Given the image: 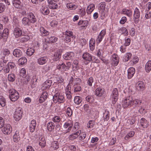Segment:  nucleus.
<instances>
[{
	"label": "nucleus",
	"mask_w": 151,
	"mask_h": 151,
	"mask_svg": "<svg viewBox=\"0 0 151 151\" xmlns=\"http://www.w3.org/2000/svg\"><path fill=\"white\" fill-rule=\"evenodd\" d=\"M9 97L12 101H15L19 98V94L18 92L14 89H10L9 91Z\"/></svg>",
	"instance_id": "obj_1"
},
{
	"label": "nucleus",
	"mask_w": 151,
	"mask_h": 151,
	"mask_svg": "<svg viewBox=\"0 0 151 151\" xmlns=\"http://www.w3.org/2000/svg\"><path fill=\"white\" fill-rule=\"evenodd\" d=\"M53 100L55 103H62L65 101V99L62 94L57 93L53 96Z\"/></svg>",
	"instance_id": "obj_2"
},
{
	"label": "nucleus",
	"mask_w": 151,
	"mask_h": 151,
	"mask_svg": "<svg viewBox=\"0 0 151 151\" xmlns=\"http://www.w3.org/2000/svg\"><path fill=\"white\" fill-rule=\"evenodd\" d=\"M22 112L20 108L16 109L14 116V119L16 121H19L21 118Z\"/></svg>",
	"instance_id": "obj_3"
},
{
	"label": "nucleus",
	"mask_w": 151,
	"mask_h": 151,
	"mask_svg": "<svg viewBox=\"0 0 151 151\" xmlns=\"http://www.w3.org/2000/svg\"><path fill=\"white\" fill-rule=\"evenodd\" d=\"M118 96V92L116 88H114L113 90L112 93L111 95V98L112 103L115 104L117 100Z\"/></svg>",
	"instance_id": "obj_4"
},
{
	"label": "nucleus",
	"mask_w": 151,
	"mask_h": 151,
	"mask_svg": "<svg viewBox=\"0 0 151 151\" xmlns=\"http://www.w3.org/2000/svg\"><path fill=\"white\" fill-rule=\"evenodd\" d=\"M132 97L129 96L127 98L122 101L123 107L124 108H125L132 105Z\"/></svg>",
	"instance_id": "obj_5"
},
{
	"label": "nucleus",
	"mask_w": 151,
	"mask_h": 151,
	"mask_svg": "<svg viewBox=\"0 0 151 151\" xmlns=\"http://www.w3.org/2000/svg\"><path fill=\"white\" fill-rule=\"evenodd\" d=\"M82 58L85 64H87L91 60L92 56L89 53L86 52L83 54Z\"/></svg>",
	"instance_id": "obj_6"
},
{
	"label": "nucleus",
	"mask_w": 151,
	"mask_h": 151,
	"mask_svg": "<svg viewBox=\"0 0 151 151\" xmlns=\"http://www.w3.org/2000/svg\"><path fill=\"white\" fill-rule=\"evenodd\" d=\"M133 15L134 23L137 24L139 22L140 16V11L137 7H136L134 9Z\"/></svg>",
	"instance_id": "obj_7"
},
{
	"label": "nucleus",
	"mask_w": 151,
	"mask_h": 151,
	"mask_svg": "<svg viewBox=\"0 0 151 151\" xmlns=\"http://www.w3.org/2000/svg\"><path fill=\"white\" fill-rule=\"evenodd\" d=\"M111 64L113 66H115L117 65L119 62V57L116 54H113L111 57Z\"/></svg>",
	"instance_id": "obj_8"
},
{
	"label": "nucleus",
	"mask_w": 151,
	"mask_h": 151,
	"mask_svg": "<svg viewBox=\"0 0 151 151\" xmlns=\"http://www.w3.org/2000/svg\"><path fill=\"white\" fill-rule=\"evenodd\" d=\"M52 81L51 80L46 81L42 85V90L44 91L48 89L51 85Z\"/></svg>",
	"instance_id": "obj_9"
},
{
	"label": "nucleus",
	"mask_w": 151,
	"mask_h": 151,
	"mask_svg": "<svg viewBox=\"0 0 151 151\" xmlns=\"http://www.w3.org/2000/svg\"><path fill=\"white\" fill-rule=\"evenodd\" d=\"M2 131L5 134H8L11 133L12 131V128L11 125L9 124L5 125Z\"/></svg>",
	"instance_id": "obj_10"
},
{
	"label": "nucleus",
	"mask_w": 151,
	"mask_h": 151,
	"mask_svg": "<svg viewBox=\"0 0 151 151\" xmlns=\"http://www.w3.org/2000/svg\"><path fill=\"white\" fill-rule=\"evenodd\" d=\"M9 33L8 29H4L3 31L0 32V39H3L4 41L6 40L8 37Z\"/></svg>",
	"instance_id": "obj_11"
},
{
	"label": "nucleus",
	"mask_w": 151,
	"mask_h": 151,
	"mask_svg": "<svg viewBox=\"0 0 151 151\" xmlns=\"http://www.w3.org/2000/svg\"><path fill=\"white\" fill-rule=\"evenodd\" d=\"M22 33V30L20 28L15 27L13 31V34L15 38H18L21 36Z\"/></svg>",
	"instance_id": "obj_12"
},
{
	"label": "nucleus",
	"mask_w": 151,
	"mask_h": 151,
	"mask_svg": "<svg viewBox=\"0 0 151 151\" xmlns=\"http://www.w3.org/2000/svg\"><path fill=\"white\" fill-rule=\"evenodd\" d=\"M27 17L30 24H34L37 21V19L35 17L32 13H29L27 16Z\"/></svg>",
	"instance_id": "obj_13"
},
{
	"label": "nucleus",
	"mask_w": 151,
	"mask_h": 151,
	"mask_svg": "<svg viewBox=\"0 0 151 151\" xmlns=\"http://www.w3.org/2000/svg\"><path fill=\"white\" fill-rule=\"evenodd\" d=\"M74 55L73 52H68L63 55V57L65 60H69L72 59L74 57Z\"/></svg>",
	"instance_id": "obj_14"
},
{
	"label": "nucleus",
	"mask_w": 151,
	"mask_h": 151,
	"mask_svg": "<svg viewBox=\"0 0 151 151\" xmlns=\"http://www.w3.org/2000/svg\"><path fill=\"white\" fill-rule=\"evenodd\" d=\"M36 124V122L35 120L33 119L31 121L29 125V130L31 132H33L35 131Z\"/></svg>",
	"instance_id": "obj_15"
},
{
	"label": "nucleus",
	"mask_w": 151,
	"mask_h": 151,
	"mask_svg": "<svg viewBox=\"0 0 151 151\" xmlns=\"http://www.w3.org/2000/svg\"><path fill=\"white\" fill-rule=\"evenodd\" d=\"M105 93V91L103 88L99 87L95 90V95L99 96H101Z\"/></svg>",
	"instance_id": "obj_16"
},
{
	"label": "nucleus",
	"mask_w": 151,
	"mask_h": 151,
	"mask_svg": "<svg viewBox=\"0 0 151 151\" xmlns=\"http://www.w3.org/2000/svg\"><path fill=\"white\" fill-rule=\"evenodd\" d=\"M106 33V31L105 29H103L101 32L96 40V42L98 43H100L102 41Z\"/></svg>",
	"instance_id": "obj_17"
},
{
	"label": "nucleus",
	"mask_w": 151,
	"mask_h": 151,
	"mask_svg": "<svg viewBox=\"0 0 151 151\" xmlns=\"http://www.w3.org/2000/svg\"><path fill=\"white\" fill-rule=\"evenodd\" d=\"M135 73V69L133 67H130L127 70V76L129 79L131 78Z\"/></svg>",
	"instance_id": "obj_18"
},
{
	"label": "nucleus",
	"mask_w": 151,
	"mask_h": 151,
	"mask_svg": "<svg viewBox=\"0 0 151 151\" xmlns=\"http://www.w3.org/2000/svg\"><path fill=\"white\" fill-rule=\"evenodd\" d=\"M66 6L68 9L70 10H76L78 7V5H75L72 3H67Z\"/></svg>",
	"instance_id": "obj_19"
},
{
	"label": "nucleus",
	"mask_w": 151,
	"mask_h": 151,
	"mask_svg": "<svg viewBox=\"0 0 151 151\" xmlns=\"http://www.w3.org/2000/svg\"><path fill=\"white\" fill-rule=\"evenodd\" d=\"M48 60L47 57H42L38 59L37 63L40 65H43L47 62Z\"/></svg>",
	"instance_id": "obj_20"
},
{
	"label": "nucleus",
	"mask_w": 151,
	"mask_h": 151,
	"mask_svg": "<svg viewBox=\"0 0 151 151\" xmlns=\"http://www.w3.org/2000/svg\"><path fill=\"white\" fill-rule=\"evenodd\" d=\"M47 2L48 4V6L50 9H55L58 7V4L53 2L51 0H47Z\"/></svg>",
	"instance_id": "obj_21"
},
{
	"label": "nucleus",
	"mask_w": 151,
	"mask_h": 151,
	"mask_svg": "<svg viewBox=\"0 0 151 151\" xmlns=\"http://www.w3.org/2000/svg\"><path fill=\"white\" fill-rule=\"evenodd\" d=\"M81 133V130H78L77 132L70 135L68 137L69 139L73 140L77 138Z\"/></svg>",
	"instance_id": "obj_22"
},
{
	"label": "nucleus",
	"mask_w": 151,
	"mask_h": 151,
	"mask_svg": "<svg viewBox=\"0 0 151 151\" xmlns=\"http://www.w3.org/2000/svg\"><path fill=\"white\" fill-rule=\"evenodd\" d=\"M95 9V5L93 4H89L87 7L86 12L88 14H90Z\"/></svg>",
	"instance_id": "obj_23"
},
{
	"label": "nucleus",
	"mask_w": 151,
	"mask_h": 151,
	"mask_svg": "<svg viewBox=\"0 0 151 151\" xmlns=\"http://www.w3.org/2000/svg\"><path fill=\"white\" fill-rule=\"evenodd\" d=\"M47 93L46 92H43L39 100V102L40 103L43 102L47 99Z\"/></svg>",
	"instance_id": "obj_24"
},
{
	"label": "nucleus",
	"mask_w": 151,
	"mask_h": 151,
	"mask_svg": "<svg viewBox=\"0 0 151 151\" xmlns=\"http://www.w3.org/2000/svg\"><path fill=\"white\" fill-rule=\"evenodd\" d=\"M73 126V123L71 121H68L65 122L63 125V127L65 129H67L68 132L70 130Z\"/></svg>",
	"instance_id": "obj_25"
},
{
	"label": "nucleus",
	"mask_w": 151,
	"mask_h": 151,
	"mask_svg": "<svg viewBox=\"0 0 151 151\" xmlns=\"http://www.w3.org/2000/svg\"><path fill=\"white\" fill-rule=\"evenodd\" d=\"M27 62V58L24 57L20 58L18 60V65L19 66L24 65L26 64Z\"/></svg>",
	"instance_id": "obj_26"
},
{
	"label": "nucleus",
	"mask_w": 151,
	"mask_h": 151,
	"mask_svg": "<svg viewBox=\"0 0 151 151\" xmlns=\"http://www.w3.org/2000/svg\"><path fill=\"white\" fill-rule=\"evenodd\" d=\"M141 101L138 99H132V106L135 107H138L141 103Z\"/></svg>",
	"instance_id": "obj_27"
},
{
	"label": "nucleus",
	"mask_w": 151,
	"mask_h": 151,
	"mask_svg": "<svg viewBox=\"0 0 151 151\" xmlns=\"http://www.w3.org/2000/svg\"><path fill=\"white\" fill-rule=\"evenodd\" d=\"M140 125L144 128H146L148 125V122L144 118H142L140 121Z\"/></svg>",
	"instance_id": "obj_28"
},
{
	"label": "nucleus",
	"mask_w": 151,
	"mask_h": 151,
	"mask_svg": "<svg viewBox=\"0 0 151 151\" xmlns=\"http://www.w3.org/2000/svg\"><path fill=\"white\" fill-rule=\"evenodd\" d=\"M121 13L126 14L129 17H131L132 15V12L130 10L126 9H123L122 10Z\"/></svg>",
	"instance_id": "obj_29"
},
{
	"label": "nucleus",
	"mask_w": 151,
	"mask_h": 151,
	"mask_svg": "<svg viewBox=\"0 0 151 151\" xmlns=\"http://www.w3.org/2000/svg\"><path fill=\"white\" fill-rule=\"evenodd\" d=\"M57 68L61 71H65L67 70V68L64 63L60 64L57 67Z\"/></svg>",
	"instance_id": "obj_30"
},
{
	"label": "nucleus",
	"mask_w": 151,
	"mask_h": 151,
	"mask_svg": "<svg viewBox=\"0 0 151 151\" xmlns=\"http://www.w3.org/2000/svg\"><path fill=\"white\" fill-rule=\"evenodd\" d=\"M13 54L14 56L16 57H19L21 56L22 52L19 49H16L13 51Z\"/></svg>",
	"instance_id": "obj_31"
},
{
	"label": "nucleus",
	"mask_w": 151,
	"mask_h": 151,
	"mask_svg": "<svg viewBox=\"0 0 151 151\" xmlns=\"http://www.w3.org/2000/svg\"><path fill=\"white\" fill-rule=\"evenodd\" d=\"M145 85L144 83L142 81H139L138 83L137 86V89L139 91H142L144 90Z\"/></svg>",
	"instance_id": "obj_32"
},
{
	"label": "nucleus",
	"mask_w": 151,
	"mask_h": 151,
	"mask_svg": "<svg viewBox=\"0 0 151 151\" xmlns=\"http://www.w3.org/2000/svg\"><path fill=\"white\" fill-rule=\"evenodd\" d=\"M20 138L18 131H16L13 136V141L15 142H17Z\"/></svg>",
	"instance_id": "obj_33"
},
{
	"label": "nucleus",
	"mask_w": 151,
	"mask_h": 151,
	"mask_svg": "<svg viewBox=\"0 0 151 151\" xmlns=\"http://www.w3.org/2000/svg\"><path fill=\"white\" fill-rule=\"evenodd\" d=\"M145 69L147 72H149L151 70V60L148 61L146 63Z\"/></svg>",
	"instance_id": "obj_34"
},
{
	"label": "nucleus",
	"mask_w": 151,
	"mask_h": 151,
	"mask_svg": "<svg viewBox=\"0 0 151 151\" xmlns=\"http://www.w3.org/2000/svg\"><path fill=\"white\" fill-rule=\"evenodd\" d=\"M12 2L15 8L19 9L21 8L22 5L20 1L19 0H14Z\"/></svg>",
	"instance_id": "obj_35"
},
{
	"label": "nucleus",
	"mask_w": 151,
	"mask_h": 151,
	"mask_svg": "<svg viewBox=\"0 0 151 151\" xmlns=\"http://www.w3.org/2000/svg\"><path fill=\"white\" fill-rule=\"evenodd\" d=\"M22 23L24 26H29L30 24L29 19L27 17H24L22 19Z\"/></svg>",
	"instance_id": "obj_36"
},
{
	"label": "nucleus",
	"mask_w": 151,
	"mask_h": 151,
	"mask_svg": "<svg viewBox=\"0 0 151 151\" xmlns=\"http://www.w3.org/2000/svg\"><path fill=\"white\" fill-rule=\"evenodd\" d=\"M55 125L52 122H49L47 124V128L48 130L51 132L54 128Z\"/></svg>",
	"instance_id": "obj_37"
},
{
	"label": "nucleus",
	"mask_w": 151,
	"mask_h": 151,
	"mask_svg": "<svg viewBox=\"0 0 151 151\" xmlns=\"http://www.w3.org/2000/svg\"><path fill=\"white\" fill-rule=\"evenodd\" d=\"M10 54V51L6 49L3 50L1 52V55L2 57L4 58H5L6 56Z\"/></svg>",
	"instance_id": "obj_38"
},
{
	"label": "nucleus",
	"mask_w": 151,
	"mask_h": 151,
	"mask_svg": "<svg viewBox=\"0 0 151 151\" xmlns=\"http://www.w3.org/2000/svg\"><path fill=\"white\" fill-rule=\"evenodd\" d=\"M51 147L54 150H56L59 147V145L57 141H54L52 142L51 144Z\"/></svg>",
	"instance_id": "obj_39"
},
{
	"label": "nucleus",
	"mask_w": 151,
	"mask_h": 151,
	"mask_svg": "<svg viewBox=\"0 0 151 151\" xmlns=\"http://www.w3.org/2000/svg\"><path fill=\"white\" fill-rule=\"evenodd\" d=\"M61 54L59 50H57L54 55V58L53 60H54L56 61L58 59L60 58Z\"/></svg>",
	"instance_id": "obj_40"
},
{
	"label": "nucleus",
	"mask_w": 151,
	"mask_h": 151,
	"mask_svg": "<svg viewBox=\"0 0 151 151\" xmlns=\"http://www.w3.org/2000/svg\"><path fill=\"white\" fill-rule=\"evenodd\" d=\"M41 12L42 14L44 15H47L49 13V10L48 8L46 6H42L41 8Z\"/></svg>",
	"instance_id": "obj_41"
},
{
	"label": "nucleus",
	"mask_w": 151,
	"mask_h": 151,
	"mask_svg": "<svg viewBox=\"0 0 151 151\" xmlns=\"http://www.w3.org/2000/svg\"><path fill=\"white\" fill-rule=\"evenodd\" d=\"M40 31L42 35V36H47L49 34L48 32L43 27H40Z\"/></svg>",
	"instance_id": "obj_42"
},
{
	"label": "nucleus",
	"mask_w": 151,
	"mask_h": 151,
	"mask_svg": "<svg viewBox=\"0 0 151 151\" xmlns=\"http://www.w3.org/2000/svg\"><path fill=\"white\" fill-rule=\"evenodd\" d=\"M132 55L130 52L127 53L124 56L123 60L124 62H127L131 58Z\"/></svg>",
	"instance_id": "obj_43"
},
{
	"label": "nucleus",
	"mask_w": 151,
	"mask_h": 151,
	"mask_svg": "<svg viewBox=\"0 0 151 151\" xmlns=\"http://www.w3.org/2000/svg\"><path fill=\"white\" fill-rule=\"evenodd\" d=\"M104 121H107L109 118V111H105L104 113Z\"/></svg>",
	"instance_id": "obj_44"
},
{
	"label": "nucleus",
	"mask_w": 151,
	"mask_h": 151,
	"mask_svg": "<svg viewBox=\"0 0 151 151\" xmlns=\"http://www.w3.org/2000/svg\"><path fill=\"white\" fill-rule=\"evenodd\" d=\"M89 45L90 49L91 50L94 49L95 47V40L94 39L91 38L89 42Z\"/></svg>",
	"instance_id": "obj_45"
},
{
	"label": "nucleus",
	"mask_w": 151,
	"mask_h": 151,
	"mask_svg": "<svg viewBox=\"0 0 151 151\" xmlns=\"http://www.w3.org/2000/svg\"><path fill=\"white\" fill-rule=\"evenodd\" d=\"M135 134L134 132L133 131H131L125 136L124 139L126 140H127L130 138L134 136Z\"/></svg>",
	"instance_id": "obj_46"
},
{
	"label": "nucleus",
	"mask_w": 151,
	"mask_h": 151,
	"mask_svg": "<svg viewBox=\"0 0 151 151\" xmlns=\"http://www.w3.org/2000/svg\"><path fill=\"white\" fill-rule=\"evenodd\" d=\"M65 93L67 98L68 99H70L71 98V93L70 91L69 90V87L67 86L65 89Z\"/></svg>",
	"instance_id": "obj_47"
},
{
	"label": "nucleus",
	"mask_w": 151,
	"mask_h": 151,
	"mask_svg": "<svg viewBox=\"0 0 151 151\" xmlns=\"http://www.w3.org/2000/svg\"><path fill=\"white\" fill-rule=\"evenodd\" d=\"M39 145L42 147H44L46 145V141L44 137L42 138L39 141Z\"/></svg>",
	"instance_id": "obj_48"
},
{
	"label": "nucleus",
	"mask_w": 151,
	"mask_h": 151,
	"mask_svg": "<svg viewBox=\"0 0 151 151\" xmlns=\"http://www.w3.org/2000/svg\"><path fill=\"white\" fill-rule=\"evenodd\" d=\"M105 4L104 2L101 3L99 5V9L101 10L102 12L104 11L105 9Z\"/></svg>",
	"instance_id": "obj_49"
},
{
	"label": "nucleus",
	"mask_w": 151,
	"mask_h": 151,
	"mask_svg": "<svg viewBox=\"0 0 151 151\" xmlns=\"http://www.w3.org/2000/svg\"><path fill=\"white\" fill-rule=\"evenodd\" d=\"M0 105L3 107L4 106L6 105L5 99L1 96H0Z\"/></svg>",
	"instance_id": "obj_50"
},
{
	"label": "nucleus",
	"mask_w": 151,
	"mask_h": 151,
	"mask_svg": "<svg viewBox=\"0 0 151 151\" xmlns=\"http://www.w3.org/2000/svg\"><path fill=\"white\" fill-rule=\"evenodd\" d=\"M75 104H79L81 102V98L79 96H76L75 97L74 100Z\"/></svg>",
	"instance_id": "obj_51"
},
{
	"label": "nucleus",
	"mask_w": 151,
	"mask_h": 151,
	"mask_svg": "<svg viewBox=\"0 0 151 151\" xmlns=\"http://www.w3.org/2000/svg\"><path fill=\"white\" fill-rule=\"evenodd\" d=\"M34 52V50L32 48H28L26 54L29 56L32 55Z\"/></svg>",
	"instance_id": "obj_52"
},
{
	"label": "nucleus",
	"mask_w": 151,
	"mask_h": 151,
	"mask_svg": "<svg viewBox=\"0 0 151 151\" xmlns=\"http://www.w3.org/2000/svg\"><path fill=\"white\" fill-rule=\"evenodd\" d=\"M48 41L49 43H54L57 40V38L53 36L48 38Z\"/></svg>",
	"instance_id": "obj_53"
},
{
	"label": "nucleus",
	"mask_w": 151,
	"mask_h": 151,
	"mask_svg": "<svg viewBox=\"0 0 151 151\" xmlns=\"http://www.w3.org/2000/svg\"><path fill=\"white\" fill-rule=\"evenodd\" d=\"M61 120V118L58 116H55L52 119V120L55 123H58Z\"/></svg>",
	"instance_id": "obj_54"
},
{
	"label": "nucleus",
	"mask_w": 151,
	"mask_h": 151,
	"mask_svg": "<svg viewBox=\"0 0 151 151\" xmlns=\"http://www.w3.org/2000/svg\"><path fill=\"white\" fill-rule=\"evenodd\" d=\"M120 31H121V33L123 34L125 36L128 35V33L127 29L124 27H122L121 28Z\"/></svg>",
	"instance_id": "obj_55"
},
{
	"label": "nucleus",
	"mask_w": 151,
	"mask_h": 151,
	"mask_svg": "<svg viewBox=\"0 0 151 151\" xmlns=\"http://www.w3.org/2000/svg\"><path fill=\"white\" fill-rule=\"evenodd\" d=\"M8 81L11 82H13L15 80V76L13 74H9L8 75Z\"/></svg>",
	"instance_id": "obj_56"
},
{
	"label": "nucleus",
	"mask_w": 151,
	"mask_h": 151,
	"mask_svg": "<svg viewBox=\"0 0 151 151\" xmlns=\"http://www.w3.org/2000/svg\"><path fill=\"white\" fill-rule=\"evenodd\" d=\"M79 139L81 140H82L85 139L86 137V134L85 132H81V133L79 134Z\"/></svg>",
	"instance_id": "obj_57"
},
{
	"label": "nucleus",
	"mask_w": 151,
	"mask_h": 151,
	"mask_svg": "<svg viewBox=\"0 0 151 151\" xmlns=\"http://www.w3.org/2000/svg\"><path fill=\"white\" fill-rule=\"evenodd\" d=\"M95 124V122L93 120H91L89 121L87 127L88 128H92Z\"/></svg>",
	"instance_id": "obj_58"
},
{
	"label": "nucleus",
	"mask_w": 151,
	"mask_h": 151,
	"mask_svg": "<svg viewBox=\"0 0 151 151\" xmlns=\"http://www.w3.org/2000/svg\"><path fill=\"white\" fill-rule=\"evenodd\" d=\"M78 61L77 60H74L73 61L72 64L73 67L77 69L78 67Z\"/></svg>",
	"instance_id": "obj_59"
},
{
	"label": "nucleus",
	"mask_w": 151,
	"mask_h": 151,
	"mask_svg": "<svg viewBox=\"0 0 151 151\" xmlns=\"http://www.w3.org/2000/svg\"><path fill=\"white\" fill-rule=\"evenodd\" d=\"M15 66V63L12 62H9L8 64L7 68H9L10 69H12Z\"/></svg>",
	"instance_id": "obj_60"
},
{
	"label": "nucleus",
	"mask_w": 151,
	"mask_h": 151,
	"mask_svg": "<svg viewBox=\"0 0 151 151\" xmlns=\"http://www.w3.org/2000/svg\"><path fill=\"white\" fill-rule=\"evenodd\" d=\"M78 24L80 25L81 24H82V27H85L86 26L88 25V22L87 21H82L79 22Z\"/></svg>",
	"instance_id": "obj_61"
},
{
	"label": "nucleus",
	"mask_w": 151,
	"mask_h": 151,
	"mask_svg": "<svg viewBox=\"0 0 151 151\" xmlns=\"http://www.w3.org/2000/svg\"><path fill=\"white\" fill-rule=\"evenodd\" d=\"M72 80V82H73V83L74 84H78L81 81V80L79 78H77L75 79H74V80H73V78H71V81Z\"/></svg>",
	"instance_id": "obj_62"
},
{
	"label": "nucleus",
	"mask_w": 151,
	"mask_h": 151,
	"mask_svg": "<svg viewBox=\"0 0 151 151\" xmlns=\"http://www.w3.org/2000/svg\"><path fill=\"white\" fill-rule=\"evenodd\" d=\"M78 12L79 13L81 16H84L86 14L85 10L84 9H81L79 10Z\"/></svg>",
	"instance_id": "obj_63"
},
{
	"label": "nucleus",
	"mask_w": 151,
	"mask_h": 151,
	"mask_svg": "<svg viewBox=\"0 0 151 151\" xmlns=\"http://www.w3.org/2000/svg\"><path fill=\"white\" fill-rule=\"evenodd\" d=\"M66 114L68 116H70L72 114V111L71 109L69 107H68L66 110Z\"/></svg>",
	"instance_id": "obj_64"
}]
</instances>
